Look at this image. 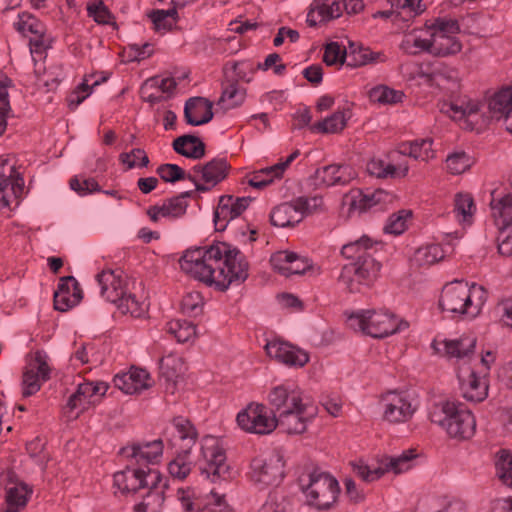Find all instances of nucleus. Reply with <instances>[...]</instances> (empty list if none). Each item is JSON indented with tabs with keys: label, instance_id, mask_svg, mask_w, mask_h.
Instances as JSON below:
<instances>
[{
	"label": "nucleus",
	"instance_id": "f257e3e1",
	"mask_svg": "<svg viewBox=\"0 0 512 512\" xmlns=\"http://www.w3.org/2000/svg\"><path fill=\"white\" fill-rule=\"evenodd\" d=\"M179 264L183 272L219 291H226L232 284L240 285L249 276L245 255L226 242L188 249Z\"/></svg>",
	"mask_w": 512,
	"mask_h": 512
},
{
	"label": "nucleus",
	"instance_id": "f03ea898",
	"mask_svg": "<svg viewBox=\"0 0 512 512\" xmlns=\"http://www.w3.org/2000/svg\"><path fill=\"white\" fill-rule=\"evenodd\" d=\"M374 244L377 243L363 235L342 246L341 255L354 262L342 267L338 282L350 293L359 292L361 285L370 286L379 275L381 263L374 257Z\"/></svg>",
	"mask_w": 512,
	"mask_h": 512
},
{
	"label": "nucleus",
	"instance_id": "7ed1b4c3",
	"mask_svg": "<svg viewBox=\"0 0 512 512\" xmlns=\"http://www.w3.org/2000/svg\"><path fill=\"white\" fill-rule=\"evenodd\" d=\"M487 300V291L483 286L471 287L463 281L446 284L442 290L439 306L443 311L475 318Z\"/></svg>",
	"mask_w": 512,
	"mask_h": 512
},
{
	"label": "nucleus",
	"instance_id": "20e7f679",
	"mask_svg": "<svg viewBox=\"0 0 512 512\" xmlns=\"http://www.w3.org/2000/svg\"><path fill=\"white\" fill-rule=\"evenodd\" d=\"M431 421L456 440H468L476 431V420L471 411L463 409L462 404L450 401L442 404L441 413L431 414Z\"/></svg>",
	"mask_w": 512,
	"mask_h": 512
},
{
	"label": "nucleus",
	"instance_id": "39448f33",
	"mask_svg": "<svg viewBox=\"0 0 512 512\" xmlns=\"http://www.w3.org/2000/svg\"><path fill=\"white\" fill-rule=\"evenodd\" d=\"M307 503L318 510H328L336 502L340 493L335 477L326 472L314 470L308 475V483L301 484Z\"/></svg>",
	"mask_w": 512,
	"mask_h": 512
},
{
	"label": "nucleus",
	"instance_id": "423d86ee",
	"mask_svg": "<svg viewBox=\"0 0 512 512\" xmlns=\"http://www.w3.org/2000/svg\"><path fill=\"white\" fill-rule=\"evenodd\" d=\"M172 429L176 432L174 438L183 442V445L180 446L177 456L168 464V471L172 477L183 480L191 471L188 457L198 434L191 422L183 417H175L172 420Z\"/></svg>",
	"mask_w": 512,
	"mask_h": 512
},
{
	"label": "nucleus",
	"instance_id": "0eeeda50",
	"mask_svg": "<svg viewBox=\"0 0 512 512\" xmlns=\"http://www.w3.org/2000/svg\"><path fill=\"white\" fill-rule=\"evenodd\" d=\"M283 456L273 452L269 456H255L250 462L249 478L263 487L278 485L285 476Z\"/></svg>",
	"mask_w": 512,
	"mask_h": 512
},
{
	"label": "nucleus",
	"instance_id": "6e6552de",
	"mask_svg": "<svg viewBox=\"0 0 512 512\" xmlns=\"http://www.w3.org/2000/svg\"><path fill=\"white\" fill-rule=\"evenodd\" d=\"M201 451L206 459V465L201 468L202 474L211 478L212 482L232 479L233 472L227 463L225 450L219 445L216 438L212 436L205 437Z\"/></svg>",
	"mask_w": 512,
	"mask_h": 512
},
{
	"label": "nucleus",
	"instance_id": "1a4fd4ad",
	"mask_svg": "<svg viewBox=\"0 0 512 512\" xmlns=\"http://www.w3.org/2000/svg\"><path fill=\"white\" fill-rule=\"evenodd\" d=\"M157 480H161V473L148 467L145 470L127 465L124 470L114 474V486L125 495H135L140 490L145 489V486L153 484Z\"/></svg>",
	"mask_w": 512,
	"mask_h": 512
},
{
	"label": "nucleus",
	"instance_id": "9d476101",
	"mask_svg": "<svg viewBox=\"0 0 512 512\" xmlns=\"http://www.w3.org/2000/svg\"><path fill=\"white\" fill-rule=\"evenodd\" d=\"M236 420L243 430L255 434H269L277 427L276 415L270 416L267 407L258 403H250Z\"/></svg>",
	"mask_w": 512,
	"mask_h": 512
},
{
	"label": "nucleus",
	"instance_id": "9b49d317",
	"mask_svg": "<svg viewBox=\"0 0 512 512\" xmlns=\"http://www.w3.org/2000/svg\"><path fill=\"white\" fill-rule=\"evenodd\" d=\"M51 369L47 363V355L36 351L34 359L24 368L22 375V396L30 397L37 393L42 384L50 379Z\"/></svg>",
	"mask_w": 512,
	"mask_h": 512
},
{
	"label": "nucleus",
	"instance_id": "f8f14e48",
	"mask_svg": "<svg viewBox=\"0 0 512 512\" xmlns=\"http://www.w3.org/2000/svg\"><path fill=\"white\" fill-rule=\"evenodd\" d=\"M231 170V165L225 157H215L205 164H197L192 168L193 175L200 174L201 183L196 177L195 190L198 192H208L220 182L225 180Z\"/></svg>",
	"mask_w": 512,
	"mask_h": 512
},
{
	"label": "nucleus",
	"instance_id": "ddd939ff",
	"mask_svg": "<svg viewBox=\"0 0 512 512\" xmlns=\"http://www.w3.org/2000/svg\"><path fill=\"white\" fill-rule=\"evenodd\" d=\"M268 400L271 413L276 416L299 409L310 403L301 390L285 384L274 387L269 393Z\"/></svg>",
	"mask_w": 512,
	"mask_h": 512
},
{
	"label": "nucleus",
	"instance_id": "4468645a",
	"mask_svg": "<svg viewBox=\"0 0 512 512\" xmlns=\"http://www.w3.org/2000/svg\"><path fill=\"white\" fill-rule=\"evenodd\" d=\"M1 481L5 483V503L3 512H20L23 510L32 495V488L18 480L16 473L7 470L1 474Z\"/></svg>",
	"mask_w": 512,
	"mask_h": 512
},
{
	"label": "nucleus",
	"instance_id": "2eb2a0df",
	"mask_svg": "<svg viewBox=\"0 0 512 512\" xmlns=\"http://www.w3.org/2000/svg\"><path fill=\"white\" fill-rule=\"evenodd\" d=\"M251 201V197L221 196L214 212L216 230L223 231L230 220L237 218L247 209Z\"/></svg>",
	"mask_w": 512,
	"mask_h": 512
},
{
	"label": "nucleus",
	"instance_id": "dca6fc26",
	"mask_svg": "<svg viewBox=\"0 0 512 512\" xmlns=\"http://www.w3.org/2000/svg\"><path fill=\"white\" fill-rule=\"evenodd\" d=\"M265 351L270 358L287 366L303 367L309 361L306 351L280 340L268 342Z\"/></svg>",
	"mask_w": 512,
	"mask_h": 512
},
{
	"label": "nucleus",
	"instance_id": "f3484780",
	"mask_svg": "<svg viewBox=\"0 0 512 512\" xmlns=\"http://www.w3.org/2000/svg\"><path fill=\"white\" fill-rule=\"evenodd\" d=\"M367 318V335L373 338H384L408 327V322L402 320L398 322L394 315L387 312L368 310Z\"/></svg>",
	"mask_w": 512,
	"mask_h": 512
},
{
	"label": "nucleus",
	"instance_id": "a211bd4d",
	"mask_svg": "<svg viewBox=\"0 0 512 512\" xmlns=\"http://www.w3.org/2000/svg\"><path fill=\"white\" fill-rule=\"evenodd\" d=\"M317 184L331 186H346L356 179L355 169L347 164H331L316 169L314 173Z\"/></svg>",
	"mask_w": 512,
	"mask_h": 512
},
{
	"label": "nucleus",
	"instance_id": "6ab92c4d",
	"mask_svg": "<svg viewBox=\"0 0 512 512\" xmlns=\"http://www.w3.org/2000/svg\"><path fill=\"white\" fill-rule=\"evenodd\" d=\"M316 415V408L311 403L276 416L277 427L287 434H302L307 429V423Z\"/></svg>",
	"mask_w": 512,
	"mask_h": 512
},
{
	"label": "nucleus",
	"instance_id": "aec40b11",
	"mask_svg": "<svg viewBox=\"0 0 512 512\" xmlns=\"http://www.w3.org/2000/svg\"><path fill=\"white\" fill-rule=\"evenodd\" d=\"M392 196L381 189L375 190L373 193L365 194L361 189H351L343 197V204L348 206V211L365 212L379 204L390 201Z\"/></svg>",
	"mask_w": 512,
	"mask_h": 512
},
{
	"label": "nucleus",
	"instance_id": "412c9836",
	"mask_svg": "<svg viewBox=\"0 0 512 512\" xmlns=\"http://www.w3.org/2000/svg\"><path fill=\"white\" fill-rule=\"evenodd\" d=\"M82 299V290L73 276L60 278L57 290L54 292V308L66 312L76 306Z\"/></svg>",
	"mask_w": 512,
	"mask_h": 512
},
{
	"label": "nucleus",
	"instance_id": "4be33fe9",
	"mask_svg": "<svg viewBox=\"0 0 512 512\" xmlns=\"http://www.w3.org/2000/svg\"><path fill=\"white\" fill-rule=\"evenodd\" d=\"M383 419L390 423H402L408 421L413 413L411 403L396 392H388L383 398Z\"/></svg>",
	"mask_w": 512,
	"mask_h": 512
},
{
	"label": "nucleus",
	"instance_id": "5701e85b",
	"mask_svg": "<svg viewBox=\"0 0 512 512\" xmlns=\"http://www.w3.org/2000/svg\"><path fill=\"white\" fill-rule=\"evenodd\" d=\"M163 453V442L157 439L151 442L132 443L120 449L119 454L134 459L137 464L155 463Z\"/></svg>",
	"mask_w": 512,
	"mask_h": 512
},
{
	"label": "nucleus",
	"instance_id": "b1692460",
	"mask_svg": "<svg viewBox=\"0 0 512 512\" xmlns=\"http://www.w3.org/2000/svg\"><path fill=\"white\" fill-rule=\"evenodd\" d=\"M476 342L475 337L462 336L454 340L445 339L441 343L434 340L431 347L436 354H441L448 359H462L474 353Z\"/></svg>",
	"mask_w": 512,
	"mask_h": 512
},
{
	"label": "nucleus",
	"instance_id": "393cba45",
	"mask_svg": "<svg viewBox=\"0 0 512 512\" xmlns=\"http://www.w3.org/2000/svg\"><path fill=\"white\" fill-rule=\"evenodd\" d=\"M213 103L204 97H191L184 106V118L191 126L207 124L213 119Z\"/></svg>",
	"mask_w": 512,
	"mask_h": 512
},
{
	"label": "nucleus",
	"instance_id": "a878e982",
	"mask_svg": "<svg viewBox=\"0 0 512 512\" xmlns=\"http://www.w3.org/2000/svg\"><path fill=\"white\" fill-rule=\"evenodd\" d=\"M149 373L142 368H132L128 373L116 375L113 383L126 394H135L151 386Z\"/></svg>",
	"mask_w": 512,
	"mask_h": 512
},
{
	"label": "nucleus",
	"instance_id": "bb28decb",
	"mask_svg": "<svg viewBox=\"0 0 512 512\" xmlns=\"http://www.w3.org/2000/svg\"><path fill=\"white\" fill-rule=\"evenodd\" d=\"M100 287V293L107 301L118 304L125 296L126 288L124 280L119 275H115L112 270H104L96 276Z\"/></svg>",
	"mask_w": 512,
	"mask_h": 512
},
{
	"label": "nucleus",
	"instance_id": "cd10ccee",
	"mask_svg": "<svg viewBox=\"0 0 512 512\" xmlns=\"http://www.w3.org/2000/svg\"><path fill=\"white\" fill-rule=\"evenodd\" d=\"M270 262L274 269L284 276L302 275L311 267L307 260L301 259L296 253L288 251H280L274 254Z\"/></svg>",
	"mask_w": 512,
	"mask_h": 512
},
{
	"label": "nucleus",
	"instance_id": "c85d7f7f",
	"mask_svg": "<svg viewBox=\"0 0 512 512\" xmlns=\"http://www.w3.org/2000/svg\"><path fill=\"white\" fill-rule=\"evenodd\" d=\"M492 117L503 118L506 130L512 134V88H505L495 93L488 102Z\"/></svg>",
	"mask_w": 512,
	"mask_h": 512
},
{
	"label": "nucleus",
	"instance_id": "c756f323",
	"mask_svg": "<svg viewBox=\"0 0 512 512\" xmlns=\"http://www.w3.org/2000/svg\"><path fill=\"white\" fill-rule=\"evenodd\" d=\"M145 489H147V493L144 495L143 501L135 505V512H147L149 509L160 508L165 501L164 494L168 489V481L161 475V480L148 484Z\"/></svg>",
	"mask_w": 512,
	"mask_h": 512
},
{
	"label": "nucleus",
	"instance_id": "7c9ffc66",
	"mask_svg": "<svg viewBox=\"0 0 512 512\" xmlns=\"http://www.w3.org/2000/svg\"><path fill=\"white\" fill-rule=\"evenodd\" d=\"M172 147L177 154L194 160L203 158L206 152L204 142L199 137L191 134L177 137L173 141Z\"/></svg>",
	"mask_w": 512,
	"mask_h": 512
},
{
	"label": "nucleus",
	"instance_id": "2f4dec72",
	"mask_svg": "<svg viewBox=\"0 0 512 512\" xmlns=\"http://www.w3.org/2000/svg\"><path fill=\"white\" fill-rule=\"evenodd\" d=\"M295 202H285L276 206L270 213V222L275 227H294L303 220V215L295 207Z\"/></svg>",
	"mask_w": 512,
	"mask_h": 512
},
{
	"label": "nucleus",
	"instance_id": "473e14b6",
	"mask_svg": "<svg viewBox=\"0 0 512 512\" xmlns=\"http://www.w3.org/2000/svg\"><path fill=\"white\" fill-rule=\"evenodd\" d=\"M222 93L218 105L225 109H232L241 105L245 100V90L237 86V79H230L227 69H224V80L222 82Z\"/></svg>",
	"mask_w": 512,
	"mask_h": 512
},
{
	"label": "nucleus",
	"instance_id": "72a5a7b5",
	"mask_svg": "<svg viewBox=\"0 0 512 512\" xmlns=\"http://www.w3.org/2000/svg\"><path fill=\"white\" fill-rule=\"evenodd\" d=\"M463 397L471 402H482L488 395V384L472 371L467 383L461 384Z\"/></svg>",
	"mask_w": 512,
	"mask_h": 512
},
{
	"label": "nucleus",
	"instance_id": "f704fd0d",
	"mask_svg": "<svg viewBox=\"0 0 512 512\" xmlns=\"http://www.w3.org/2000/svg\"><path fill=\"white\" fill-rule=\"evenodd\" d=\"M350 111H336L331 116L310 126L312 132L328 134L341 132L347 124Z\"/></svg>",
	"mask_w": 512,
	"mask_h": 512
},
{
	"label": "nucleus",
	"instance_id": "c9c22d12",
	"mask_svg": "<svg viewBox=\"0 0 512 512\" xmlns=\"http://www.w3.org/2000/svg\"><path fill=\"white\" fill-rule=\"evenodd\" d=\"M491 197L490 206L493 216L501 219L500 224H504V221H509L512 217V193L501 195L497 190H493Z\"/></svg>",
	"mask_w": 512,
	"mask_h": 512
},
{
	"label": "nucleus",
	"instance_id": "e433bc0d",
	"mask_svg": "<svg viewBox=\"0 0 512 512\" xmlns=\"http://www.w3.org/2000/svg\"><path fill=\"white\" fill-rule=\"evenodd\" d=\"M156 173L160 179L167 183H176L181 180H189L192 183L196 182V175L187 174L185 170L177 164H161L157 167Z\"/></svg>",
	"mask_w": 512,
	"mask_h": 512
},
{
	"label": "nucleus",
	"instance_id": "4c0bfd02",
	"mask_svg": "<svg viewBox=\"0 0 512 512\" xmlns=\"http://www.w3.org/2000/svg\"><path fill=\"white\" fill-rule=\"evenodd\" d=\"M426 28L431 31V37L458 34L460 26L456 19L434 18L425 22Z\"/></svg>",
	"mask_w": 512,
	"mask_h": 512
},
{
	"label": "nucleus",
	"instance_id": "58836bf2",
	"mask_svg": "<svg viewBox=\"0 0 512 512\" xmlns=\"http://www.w3.org/2000/svg\"><path fill=\"white\" fill-rule=\"evenodd\" d=\"M462 49L461 42L457 39L456 34L445 36H436L434 38L435 56H448L460 52Z\"/></svg>",
	"mask_w": 512,
	"mask_h": 512
},
{
	"label": "nucleus",
	"instance_id": "ea45409f",
	"mask_svg": "<svg viewBox=\"0 0 512 512\" xmlns=\"http://www.w3.org/2000/svg\"><path fill=\"white\" fill-rule=\"evenodd\" d=\"M182 366L183 363L180 357L175 355H168L161 358L160 360V374L174 387L176 384V379L182 371Z\"/></svg>",
	"mask_w": 512,
	"mask_h": 512
},
{
	"label": "nucleus",
	"instance_id": "a19ab883",
	"mask_svg": "<svg viewBox=\"0 0 512 512\" xmlns=\"http://www.w3.org/2000/svg\"><path fill=\"white\" fill-rule=\"evenodd\" d=\"M404 93L381 85L374 87L369 92V98L379 104H397L402 102Z\"/></svg>",
	"mask_w": 512,
	"mask_h": 512
},
{
	"label": "nucleus",
	"instance_id": "79ce46f5",
	"mask_svg": "<svg viewBox=\"0 0 512 512\" xmlns=\"http://www.w3.org/2000/svg\"><path fill=\"white\" fill-rule=\"evenodd\" d=\"M495 465L496 475L500 481L504 485L512 487V454L507 450H501Z\"/></svg>",
	"mask_w": 512,
	"mask_h": 512
},
{
	"label": "nucleus",
	"instance_id": "37998d69",
	"mask_svg": "<svg viewBox=\"0 0 512 512\" xmlns=\"http://www.w3.org/2000/svg\"><path fill=\"white\" fill-rule=\"evenodd\" d=\"M168 332L173 334L179 343H185L195 337L196 328L192 322L173 320L168 323Z\"/></svg>",
	"mask_w": 512,
	"mask_h": 512
},
{
	"label": "nucleus",
	"instance_id": "c03bdc74",
	"mask_svg": "<svg viewBox=\"0 0 512 512\" xmlns=\"http://www.w3.org/2000/svg\"><path fill=\"white\" fill-rule=\"evenodd\" d=\"M15 28L23 33H31L34 36H42L45 33L44 25L29 13L19 15V20L15 23Z\"/></svg>",
	"mask_w": 512,
	"mask_h": 512
},
{
	"label": "nucleus",
	"instance_id": "a18cd8bd",
	"mask_svg": "<svg viewBox=\"0 0 512 512\" xmlns=\"http://www.w3.org/2000/svg\"><path fill=\"white\" fill-rule=\"evenodd\" d=\"M411 216L412 212L407 210L392 214L384 227V232L393 235L402 234L407 228V219Z\"/></svg>",
	"mask_w": 512,
	"mask_h": 512
},
{
	"label": "nucleus",
	"instance_id": "49530a36",
	"mask_svg": "<svg viewBox=\"0 0 512 512\" xmlns=\"http://www.w3.org/2000/svg\"><path fill=\"white\" fill-rule=\"evenodd\" d=\"M471 165L472 160L465 152H455L446 159L447 169L454 175L464 173Z\"/></svg>",
	"mask_w": 512,
	"mask_h": 512
},
{
	"label": "nucleus",
	"instance_id": "de8ad7c7",
	"mask_svg": "<svg viewBox=\"0 0 512 512\" xmlns=\"http://www.w3.org/2000/svg\"><path fill=\"white\" fill-rule=\"evenodd\" d=\"M346 49L343 48L338 42H331L325 46L323 54V62L328 65H342L347 59Z\"/></svg>",
	"mask_w": 512,
	"mask_h": 512
},
{
	"label": "nucleus",
	"instance_id": "09e8293b",
	"mask_svg": "<svg viewBox=\"0 0 512 512\" xmlns=\"http://www.w3.org/2000/svg\"><path fill=\"white\" fill-rule=\"evenodd\" d=\"M431 79L440 83H450L452 87H456L459 82V72L457 69L445 65L435 67L431 73Z\"/></svg>",
	"mask_w": 512,
	"mask_h": 512
},
{
	"label": "nucleus",
	"instance_id": "8fccbe9b",
	"mask_svg": "<svg viewBox=\"0 0 512 512\" xmlns=\"http://www.w3.org/2000/svg\"><path fill=\"white\" fill-rule=\"evenodd\" d=\"M500 226V223H497ZM503 231L500 232L498 237V252L502 256H512V217L509 221H504L501 224Z\"/></svg>",
	"mask_w": 512,
	"mask_h": 512
},
{
	"label": "nucleus",
	"instance_id": "3c124183",
	"mask_svg": "<svg viewBox=\"0 0 512 512\" xmlns=\"http://www.w3.org/2000/svg\"><path fill=\"white\" fill-rule=\"evenodd\" d=\"M475 210L473 197L470 194L459 193L455 197L454 212L457 216H462L467 221L473 216Z\"/></svg>",
	"mask_w": 512,
	"mask_h": 512
},
{
	"label": "nucleus",
	"instance_id": "603ef678",
	"mask_svg": "<svg viewBox=\"0 0 512 512\" xmlns=\"http://www.w3.org/2000/svg\"><path fill=\"white\" fill-rule=\"evenodd\" d=\"M123 313H130L133 317H140L144 313V303L137 300L134 294H127L117 304Z\"/></svg>",
	"mask_w": 512,
	"mask_h": 512
},
{
	"label": "nucleus",
	"instance_id": "864d4df0",
	"mask_svg": "<svg viewBox=\"0 0 512 512\" xmlns=\"http://www.w3.org/2000/svg\"><path fill=\"white\" fill-rule=\"evenodd\" d=\"M297 209L303 217L312 214L323 207V199L320 196L314 197H298L294 200Z\"/></svg>",
	"mask_w": 512,
	"mask_h": 512
},
{
	"label": "nucleus",
	"instance_id": "5fc2aeb1",
	"mask_svg": "<svg viewBox=\"0 0 512 512\" xmlns=\"http://www.w3.org/2000/svg\"><path fill=\"white\" fill-rule=\"evenodd\" d=\"M109 385L106 382H90L86 381L78 385V394H83L84 399L91 400L92 397L100 395L104 396Z\"/></svg>",
	"mask_w": 512,
	"mask_h": 512
},
{
	"label": "nucleus",
	"instance_id": "6e6d98bb",
	"mask_svg": "<svg viewBox=\"0 0 512 512\" xmlns=\"http://www.w3.org/2000/svg\"><path fill=\"white\" fill-rule=\"evenodd\" d=\"M124 53L127 54V61L133 62V61H141L148 57H150L153 54V50L151 49V44L146 42L142 45L138 44H129L125 50Z\"/></svg>",
	"mask_w": 512,
	"mask_h": 512
},
{
	"label": "nucleus",
	"instance_id": "4d7b16f0",
	"mask_svg": "<svg viewBox=\"0 0 512 512\" xmlns=\"http://www.w3.org/2000/svg\"><path fill=\"white\" fill-rule=\"evenodd\" d=\"M181 309L184 314L196 316L202 312V299L198 293H189L181 301Z\"/></svg>",
	"mask_w": 512,
	"mask_h": 512
},
{
	"label": "nucleus",
	"instance_id": "13d9d810",
	"mask_svg": "<svg viewBox=\"0 0 512 512\" xmlns=\"http://www.w3.org/2000/svg\"><path fill=\"white\" fill-rule=\"evenodd\" d=\"M87 12L88 15L93 17L94 21L99 24H108L112 18L111 12L102 0L97 3L89 4L87 6Z\"/></svg>",
	"mask_w": 512,
	"mask_h": 512
},
{
	"label": "nucleus",
	"instance_id": "bf43d9fd",
	"mask_svg": "<svg viewBox=\"0 0 512 512\" xmlns=\"http://www.w3.org/2000/svg\"><path fill=\"white\" fill-rule=\"evenodd\" d=\"M415 458V455L412 454V450L403 452L398 457L390 458L387 463V469H391L394 473L399 474L404 471H407L411 467V461Z\"/></svg>",
	"mask_w": 512,
	"mask_h": 512
},
{
	"label": "nucleus",
	"instance_id": "052dcab7",
	"mask_svg": "<svg viewBox=\"0 0 512 512\" xmlns=\"http://www.w3.org/2000/svg\"><path fill=\"white\" fill-rule=\"evenodd\" d=\"M418 260L423 261L424 264H434L442 259L443 254L439 245L432 244L417 250Z\"/></svg>",
	"mask_w": 512,
	"mask_h": 512
},
{
	"label": "nucleus",
	"instance_id": "680f3d73",
	"mask_svg": "<svg viewBox=\"0 0 512 512\" xmlns=\"http://www.w3.org/2000/svg\"><path fill=\"white\" fill-rule=\"evenodd\" d=\"M107 80V77L106 76H103L101 77L100 79H97L95 80L91 86L88 85V80L85 79L83 83H81L79 86H78V90L75 91L70 97H69V105L70 106H74L77 107L81 102H83L85 100V98L89 95V93H87L86 95H80V92H88L89 90H91L94 86H97L99 85L100 83L104 82Z\"/></svg>",
	"mask_w": 512,
	"mask_h": 512
},
{
	"label": "nucleus",
	"instance_id": "e2e57ef3",
	"mask_svg": "<svg viewBox=\"0 0 512 512\" xmlns=\"http://www.w3.org/2000/svg\"><path fill=\"white\" fill-rule=\"evenodd\" d=\"M353 61H348V66H362L368 63H375L380 58L381 53L372 52L368 48H360L357 53H355Z\"/></svg>",
	"mask_w": 512,
	"mask_h": 512
},
{
	"label": "nucleus",
	"instance_id": "0e129e2a",
	"mask_svg": "<svg viewBox=\"0 0 512 512\" xmlns=\"http://www.w3.org/2000/svg\"><path fill=\"white\" fill-rule=\"evenodd\" d=\"M12 84V80L0 72V110L2 111H11L8 88Z\"/></svg>",
	"mask_w": 512,
	"mask_h": 512
},
{
	"label": "nucleus",
	"instance_id": "69168bd1",
	"mask_svg": "<svg viewBox=\"0 0 512 512\" xmlns=\"http://www.w3.org/2000/svg\"><path fill=\"white\" fill-rule=\"evenodd\" d=\"M171 215V218H179L186 213L187 201L178 199L176 196L164 200Z\"/></svg>",
	"mask_w": 512,
	"mask_h": 512
},
{
	"label": "nucleus",
	"instance_id": "338daca9",
	"mask_svg": "<svg viewBox=\"0 0 512 512\" xmlns=\"http://www.w3.org/2000/svg\"><path fill=\"white\" fill-rule=\"evenodd\" d=\"M368 310L361 313H353L348 317L347 323L353 330L361 331L367 335L366 326H368Z\"/></svg>",
	"mask_w": 512,
	"mask_h": 512
},
{
	"label": "nucleus",
	"instance_id": "774afa93",
	"mask_svg": "<svg viewBox=\"0 0 512 512\" xmlns=\"http://www.w3.org/2000/svg\"><path fill=\"white\" fill-rule=\"evenodd\" d=\"M345 494L348 496L351 502L357 504L365 499V495L362 491L358 490L353 479L346 478L344 480Z\"/></svg>",
	"mask_w": 512,
	"mask_h": 512
}]
</instances>
